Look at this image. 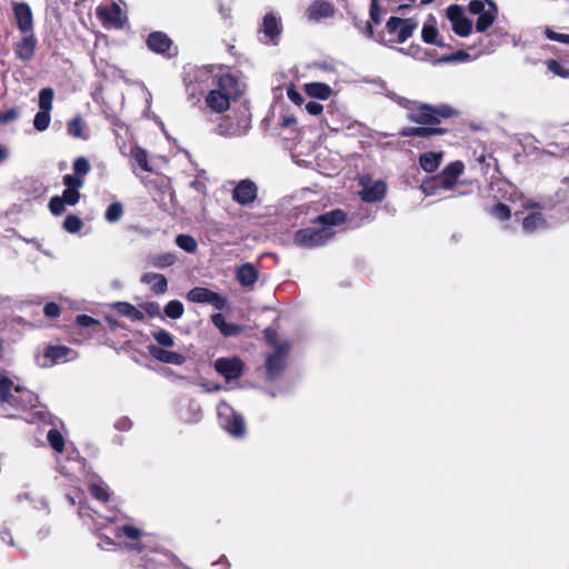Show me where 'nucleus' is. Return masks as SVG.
Returning a JSON list of instances; mask_svg holds the SVG:
<instances>
[{"label":"nucleus","mask_w":569,"mask_h":569,"mask_svg":"<svg viewBox=\"0 0 569 569\" xmlns=\"http://www.w3.org/2000/svg\"><path fill=\"white\" fill-rule=\"evenodd\" d=\"M418 28V21L413 18L391 17L386 22L388 39L380 38L378 41L386 46L406 42Z\"/></svg>","instance_id":"obj_5"},{"label":"nucleus","mask_w":569,"mask_h":569,"mask_svg":"<svg viewBox=\"0 0 569 569\" xmlns=\"http://www.w3.org/2000/svg\"><path fill=\"white\" fill-rule=\"evenodd\" d=\"M90 492L96 499L100 501H107L109 498L108 488L102 483H92L90 486Z\"/></svg>","instance_id":"obj_50"},{"label":"nucleus","mask_w":569,"mask_h":569,"mask_svg":"<svg viewBox=\"0 0 569 569\" xmlns=\"http://www.w3.org/2000/svg\"><path fill=\"white\" fill-rule=\"evenodd\" d=\"M397 51H399L400 53H402L405 56L411 57L412 59H415L417 61H422V62L432 61L435 63L433 51L429 50V49H425L420 44H417V43H412L408 48H397Z\"/></svg>","instance_id":"obj_29"},{"label":"nucleus","mask_w":569,"mask_h":569,"mask_svg":"<svg viewBox=\"0 0 569 569\" xmlns=\"http://www.w3.org/2000/svg\"><path fill=\"white\" fill-rule=\"evenodd\" d=\"M153 338L162 347H172L174 345L173 336L163 329L154 331Z\"/></svg>","instance_id":"obj_48"},{"label":"nucleus","mask_w":569,"mask_h":569,"mask_svg":"<svg viewBox=\"0 0 569 569\" xmlns=\"http://www.w3.org/2000/svg\"><path fill=\"white\" fill-rule=\"evenodd\" d=\"M263 333H264V338L267 339V341H268L271 346H273L274 348H276L277 346H279V345L277 343V332H276L273 329H271V328H267V329L263 331Z\"/></svg>","instance_id":"obj_63"},{"label":"nucleus","mask_w":569,"mask_h":569,"mask_svg":"<svg viewBox=\"0 0 569 569\" xmlns=\"http://www.w3.org/2000/svg\"><path fill=\"white\" fill-rule=\"evenodd\" d=\"M49 208H50V211L54 216H59L64 211L66 203L63 202L62 198H60L59 196H56V197L51 198V200L49 202Z\"/></svg>","instance_id":"obj_52"},{"label":"nucleus","mask_w":569,"mask_h":569,"mask_svg":"<svg viewBox=\"0 0 569 569\" xmlns=\"http://www.w3.org/2000/svg\"><path fill=\"white\" fill-rule=\"evenodd\" d=\"M236 279L242 287H252L258 280V270L252 263H244L237 268Z\"/></svg>","instance_id":"obj_28"},{"label":"nucleus","mask_w":569,"mask_h":569,"mask_svg":"<svg viewBox=\"0 0 569 569\" xmlns=\"http://www.w3.org/2000/svg\"><path fill=\"white\" fill-rule=\"evenodd\" d=\"M0 403L8 417L21 416L28 422L44 419L38 397L8 377H0Z\"/></svg>","instance_id":"obj_2"},{"label":"nucleus","mask_w":569,"mask_h":569,"mask_svg":"<svg viewBox=\"0 0 569 569\" xmlns=\"http://www.w3.org/2000/svg\"><path fill=\"white\" fill-rule=\"evenodd\" d=\"M149 352L154 359H157L163 363L181 366L186 362V357L182 353L166 350L160 347L150 346Z\"/></svg>","instance_id":"obj_26"},{"label":"nucleus","mask_w":569,"mask_h":569,"mask_svg":"<svg viewBox=\"0 0 569 569\" xmlns=\"http://www.w3.org/2000/svg\"><path fill=\"white\" fill-rule=\"evenodd\" d=\"M306 110L309 114H312V116H318L322 112L323 110V107L321 103L319 102H315V101H309L307 104H306Z\"/></svg>","instance_id":"obj_61"},{"label":"nucleus","mask_w":569,"mask_h":569,"mask_svg":"<svg viewBox=\"0 0 569 569\" xmlns=\"http://www.w3.org/2000/svg\"><path fill=\"white\" fill-rule=\"evenodd\" d=\"M362 187L360 197L366 202L381 201L387 191V186L382 180H372L368 176H363L359 181Z\"/></svg>","instance_id":"obj_12"},{"label":"nucleus","mask_w":569,"mask_h":569,"mask_svg":"<svg viewBox=\"0 0 569 569\" xmlns=\"http://www.w3.org/2000/svg\"><path fill=\"white\" fill-rule=\"evenodd\" d=\"M287 97L293 103L300 106L303 102L302 96L295 89V87H289L287 89Z\"/></svg>","instance_id":"obj_58"},{"label":"nucleus","mask_w":569,"mask_h":569,"mask_svg":"<svg viewBox=\"0 0 569 569\" xmlns=\"http://www.w3.org/2000/svg\"><path fill=\"white\" fill-rule=\"evenodd\" d=\"M53 90L51 88H43L39 92V108L41 111L50 112L52 109Z\"/></svg>","instance_id":"obj_41"},{"label":"nucleus","mask_w":569,"mask_h":569,"mask_svg":"<svg viewBox=\"0 0 569 569\" xmlns=\"http://www.w3.org/2000/svg\"><path fill=\"white\" fill-rule=\"evenodd\" d=\"M194 83L187 87L188 93L194 96L196 87L204 93V107L211 112L223 113L230 108L231 101L238 97V82L229 73L203 67L196 71Z\"/></svg>","instance_id":"obj_1"},{"label":"nucleus","mask_w":569,"mask_h":569,"mask_svg":"<svg viewBox=\"0 0 569 569\" xmlns=\"http://www.w3.org/2000/svg\"><path fill=\"white\" fill-rule=\"evenodd\" d=\"M76 322L78 326L83 327V328H87V327L98 323V321L96 319H93L92 317L87 316V315L78 316L76 319Z\"/></svg>","instance_id":"obj_59"},{"label":"nucleus","mask_w":569,"mask_h":569,"mask_svg":"<svg viewBox=\"0 0 569 569\" xmlns=\"http://www.w3.org/2000/svg\"><path fill=\"white\" fill-rule=\"evenodd\" d=\"M202 418L201 406L197 401H189L187 412L182 416V420L188 423H197Z\"/></svg>","instance_id":"obj_37"},{"label":"nucleus","mask_w":569,"mask_h":569,"mask_svg":"<svg viewBox=\"0 0 569 569\" xmlns=\"http://www.w3.org/2000/svg\"><path fill=\"white\" fill-rule=\"evenodd\" d=\"M18 29L21 32L33 31V17L31 8L26 2H14L12 6Z\"/></svg>","instance_id":"obj_21"},{"label":"nucleus","mask_w":569,"mask_h":569,"mask_svg":"<svg viewBox=\"0 0 569 569\" xmlns=\"http://www.w3.org/2000/svg\"><path fill=\"white\" fill-rule=\"evenodd\" d=\"M545 33L549 40L561 42V43H569V34L558 33V32L551 30L550 28H547Z\"/></svg>","instance_id":"obj_55"},{"label":"nucleus","mask_w":569,"mask_h":569,"mask_svg":"<svg viewBox=\"0 0 569 569\" xmlns=\"http://www.w3.org/2000/svg\"><path fill=\"white\" fill-rule=\"evenodd\" d=\"M141 282L149 286L150 290L156 295H162L168 290V280L161 273L146 272L141 277Z\"/></svg>","instance_id":"obj_27"},{"label":"nucleus","mask_w":569,"mask_h":569,"mask_svg":"<svg viewBox=\"0 0 569 569\" xmlns=\"http://www.w3.org/2000/svg\"><path fill=\"white\" fill-rule=\"evenodd\" d=\"M288 351L289 345L281 342L276 347L274 353L267 358V372L270 379L278 377L283 369Z\"/></svg>","instance_id":"obj_18"},{"label":"nucleus","mask_w":569,"mask_h":569,"mask_svg":"<svg viewBox=\"0 0 569 569\" xmlns=\"http://www.w3.org/2000/svg\"><path fill=\"white\" fill-rule=\"evenodd\" d=\"M132 426V422L129 418L127 417H123V418H120L117 422H116V428L118 430H121V431H127L131 428Z\"/></svg>","instance_id":"obj_64"},{"label":"nucleus","mask_w":569,"mask_h":569,"mask_svg":"<svg viewBox=\"0 0 569 569\" xmlns=\"http://www.w3.org/2000/svg\"><path fill=\"white\" fill-rule=\"evenodd\" d=\"M442 129L432 128V127H416V128H407L401 131L402 137L409 136H419V137H429L438 133H442Z\"/></svg>","instance_id":"obj_38"},{"label":"nucleus","mask_w":569,"mask_h":569,"mask_svg":"<svg viewBox=\"0 0 569 569\" xmlns=\"http://www.w3.org/2000/svg\"><path fill=\"white\" fill-rule=\"evenodd\" d=\"M123 210L122 206L119 202L111 203L106 211V220L113 223L120 220L122 217Z\"/></svg>","instance_id":"obj_47"},{"label":"nucleus","mask_w":569,"mask_h":569,"mask_svg":"<svg viewBox=\"0 0 569 569\" xmlns=\"http://www.w3.org/2000/svg\"><path fill=\"white\" fill-rule=\"evenodd\" d=\"M63 184L67 187V189L63 191L60 198L63 199L66 204L74 206L80 199V193L78 190L83 187V181L78 178H73L71 174H66L63 177Z\"/></svg>","instance_id":"obj_24"},{"label":"nucleus","mask_w":569,"mask_h":569,"mask_svg":"<svg viewBox=\"0 0 569 569\" xmlns=\"http://www.w3.org/2000/svg\"><path fill=\"white\" fill-rule=\"evenodd\" d=\"M492 214L501 220V221H505V220H508L511 216V211L509 209L508 206L506 204H502V203H498L497 206H495V208L492 209Z\"/></svg>","instance_id":"obj_53"},{"label":"nucleus","mask_w":569,"mask_h":569,"mask_svg":"<svg viewBox=\"0 0 569 569\" xmlns=\"http://www.w3.org/2000/svg\"><path fill=\"white\" fill-rule=\"evenodd\" d=\"M114 536L118 539L124 538L127 540L124 545L128 549L136 550L139 552L142 550L140 540L146 535L141 529L132 525H123L116 529Z\"/></svg>","instance_id":"obj_17"},{"label":"nucleus","mask_w":569,"mask_h":569,"mask_svg":"<svg viewBox=\"0 0 569 569\" xmlns=\"http://www.w3.org/2000/svg\"><path fill=\"white\" fill-rule=\"evenodd\" d=\"M23 37L14 44V53L23 62L30 61L36 52L37 38L32 32H22Z\"/></svg>","instance_id":"obj_20"},{"label":"nucleus","mask_w":569,"mask_h":569,"mask_svg":"<svg viewBox=\"0 0 569 569\" xmlns=\"http://www.w3.org/2000/svg\"><path fill=\"white\" fill-rule=\"evenodd\" d=\"M548 69L556 76H559L561 78H569V70L566 69L560 62L557 60H549L548 61Z\"/></svg>","instance_id":"obj_51"},{"label":"nucleus","mask_w":569,"mask_h":569,"mask_svg":"<svg viewBox=\"0 0 569 569\" xmlns=\"http://www.w3.org/2000/svg\"><path fill=\"white\" fill-rule=\"evenodd\" d=\"M91 169L90 162L84 157H78L74 159L72 163L73 178H78L84 182V177L89 173Z\"/></svg>","instance_id":"obj_36"},{"label":"nucleus","mask_w":569,"mask_h":569,"mask_svg":"<svg viewBox=\"0 0 569 569\" xmlns=\"http://www.w3.org/2000/svg\"><path fill=\"white\" fill-rule=\"evenodd\" d=\"M345 220L346 214L341 210H332L321 214L317 219L318 224L298 230L293 241L297 246L303 248L323 246L333 238L335 231L332 228L343 223Z\"/></svg>","instance_id":"obj_3"},{"label":"nucleus","mask_w":569,"mask_h":569,"mask_svg":"<svg viewBox=\"0 0 569 569\" xmlns=\"http://www.w3.org/2000/svg\"><path fill=\"white\" fill-rule=\"evenodd\" d=\"M67 131L77 139L87 140L89 138L88 129L80 116L74 117L68 122Z\"/></svg>","instance_id":"obj_35"},{"label":"nucleus","mask_w":569,"mask_h":569,"mask_svg":"<svg viewBox=\"0 0 569 569\" xmlns=\"http://www.w3.org/2000/svg\"><path fill=\"white\" fill-rule=\"evenodd\" d=\"M213 367L227 381L240 378L243 372V362L237 357L219 358Z\"/></svg>","instance_id":"obj_14"},{"label":"nucleus","mask_w":569,"mask_h":569,"mask_svg":"<svg viewBox=\"0 0 569 569\" xmlns=\"http://www.w3.org/2000/svg\"><path fill=\"white\" fill-rule=\"evenodd\" d=\"M421 39L425 43L428 44H435L441 48L446 47L445 41L442 40V38L439 37L437 21L435 17L429 16L428 19L425 21L421 29Z\"/></svg>","instance_id":"obj_25"},{"label":"nucleus","mask_w":569,"mask_h":569,"mask_svg":"<svg viewBox=\"0 0 569 569\" xmlns=\"http://www.w3.org/2000/svg\"><path fill=\"white\" fill-rule=\"evenodd\" d=\"M220 426L233 437H240L244 433L246 427L243 419L227 402L220 401L217 407Z\"/></svg>","instance_id":"obj_8"},{"label":"nucleus","mask_w":569,"mask_h":569,"mask_svg":"<svg viewBox=\"0 0 569 569\" xmlns=\"http://www.w3.org/2000/svg\"><path fill=\"white\" fill-rule=\"evenodd\" d=\"M187 298L189 301L194 302V303L210 305V306L214 307L217 310L224 309V307L227 305L226 298H223L219 293L211 291L210 289L203 288V287H196V288L191 289L188 292Z\"/></svg>","instance_id":"obj_11"},{"label":"nucleus","mask_w":569,"mask_h":569,"mask_svg":"<svg viewBox=\"0 0 569 569\" xmlns=\"http://www.w3.org/2000/svg\"><path fill=\"white\" fill-rule=\"evenodd\" d=\"M131 157L143 171L151 172V168L148 163V153L144 149L140 147L132 148Z\"/></svg>","instance_id":"obj_40"},{"label":"nucleus","mask_w":569,"mask_h":569,"mask_svg":"<svg viewBox=\"0 0 569 569\" xmlns=\"http://www.w3.org/2000/svg\"><path fill=\"white\" fill-rule=\"evenodd\" d=\"M211 321L226 337L236 336L241 331L239 326L227 322L221 313L212 315Z\"/></svg>","instance_id":"obj_34"},{"label":"nucleus","mask_w":569,"mask_h":569,"mask_svg":"<svg viewBox=\"0 0 569 569\" xmlns=\"http://www.w3.org/2000/svg\"><path fill=\"white\" fill-rule=\"evenodd\" d=\"M453 114L452 108L448 106L432 107L421 104L417 109L411 110L409 119L421 124L439 123L441 118H449Z\"/></svg>","instance_id":"obj_7"},{"label":"nucleus","mask_w":569,"mask_h":569,"mask_svg":"<svg viewBox=\"0 0 569 569\" xmlns=\"http://www.w3.org/2000/svg\"><path fill=\"white\" fill-rule=\"evenodd\" d=\"M50 446L57 451L62 452L64 447V439L57 429H50L47 435Z\"/></svg>","instance_id":"obj_45"},{"label":"nucleus","mask_w":569,"mask_h":569,"mask_svg":"<svg viewBox=\"0 0 569 569\" xmlns=\"http://www.w3.org/2000/svg\"><path fill=\"white\" fill-rule=\"evenodd\" d=\"M468 8L470 13L479 16L476 23L478 32H485L498 16V8L491 0H472Z\"/></svg>","instance_id":"obj_6"},{"label":"nucleus","mask_w":569,"mask_h":569,"mask_svg":"<svg viewBox=\"0 0 569 569\" xmlns=\"http://www.w3.org/2000/svg\"><path fill=\"white\" fill-rule=\"evenodd\" d=\"M470 59V54L463 50H459L455 53L442 56L435 60L436 64L450 63V62H462Z\"/></svg>","instance_id":"obj_44"},{"label":"nucleus","mask_w":569,"mask_h":569,"mask_svg":"<svg viewBox=\"0 0 569 569\" xmlns=\"http://www.w3.org/2000/svg\"><path fill=\"white\" fill-rule=\"evenodd\" d=\"M447 18L451 23V28L456 34L468 37L472 31L471 21L465 16L460 6L451 4L447 8Z\"/></svg>","instance_id":"obj_13"},{"label":"nucleus","mask_w":569,"mask_h":569,"mask_svg":"<svg viewBox=\"0 0 569 569\" xmlns=\"http://www.w3.org/2000/svg\"><path fill=\"white\" fill-rule=\"evenodd\" d=\"M82 221L79 217L69 214L63 222V227L67 231L74 233L82 228Z\"/></svg>","instance_id":"obj_49"},{"label":"nucleus","mask_w":569,"mask_h":569,"mask_svg":"<svg viewBox=\"0 0 569 569\" xmlns=\"http://www.w3.org/2000/svg\"><path fill=\"white\" fill-rule=\"evenodd\" d=\"M305 91L309 97L327 100L332 94L330 86L322 82H309L305 84Z\"/></svg>","instance_id":"obj_31"},{"label":"nucleus","mask_w":569,"mask_h":569,"mask_svg":"<svg viewBox=\"0 0 569 569\" xmlns=\"http://www.w3.org/2000/svg\"><path fill=\"white\" fill-rule=\"evenodd\" d=\"M250 129V118L247 113L239 117H223L216 128V132L222 137H240L246 134Z\"/></svg>","instance_id":"obj_9"},{"label":"nucleus","mask_w":569,"mask_h":569,"mask_svg":"<svg viewBox=\"0 0 569 569\" xmlns=\"http://www.w3.org/2000/svg\"><path fill=\"white\" fill-rule=\"evenodd\" d=\"M142 309L150 317H157L160 315V306L157 302H147L142 306Z\"/></svg>","instance_id":"obj_60"},{"label":"nucleus","mask_w":569,"mask_h":569,"mask_svg":"<svg viewBox=\"0 0 569 569\" xmlns=\"http://www.w3.org/2000/svg\"><path fill=\"white\" fill-rule=\"evenodd\" d=\"M77 353L66 346H49L42 356H37V363L42 367H51L57 362L73 360Z\"/></svg>","instance_id":"obj_10"},{"label":"nucleus","mask_w":569,"mask_h":569,"mask_svg":"<svg viewBox=\"0 0 569 569\" xmlns=\"http://www.w3.org/2000/svg\"><path fill=\"white\" fill-rule=\"evenodd\" d=\"M44 315L49 318H56L60 315V307L54 302H49L43 308Z\"/></svg>","instance_id":"obj_57"},{"label":"nucleus","mask_w":569,"mask_h":569,"mask_svg":"<svg viewBox=\"0 0 569 569\" xmlns=\"http://www.w3.org/2000/svg\"><path fill=\"white\" fill-rule=\"evenodd\" d=\"M51 121L50 112L38 111L33 119V126L38 131H44L48 129Z\"/></svg>","instance_id":"obj_46"},{"label":"nucleus","mask_w":569,"mask_h":569,"mask_svg":"<svg viewBox=\"0 0 569 569\" xmlns=\"http://www.w3.org/2000/svg\"><path fill=\"white\" fill-rule=\"evenodd\" d=\"M19 117L17 109L11 108L6 111H0V124H7L14 121Z\"/></svg>","instance_id":"obj_54"},{"label":"nucleus","mask_w":569,"mask_h":569,"mask_svg":"<svg viewBox=\"0 0 569 569\" xmlns=\"http://www.w3.org/2000/svg\"><path fill=\"white\" fill-rule=\"evenodd\" d=\"M97 16L107 27L122 28L123 18L122 11L118 3L107 2L97 8Z\"/></svg>","instance_id":"obj_16"},{"label":"nucleus","mask_w":569,"mask_h":569,"mask_svg":"<svg viewBox=\"0 0 569 569\" xmlns=\"http://www.w3.org/2000/svg\"><path fill=\"white\" fill-rule=\"evenodd\" d=\"M442 152H425L419 157V164L422 170L432 173L439 168L440 163L442 162Z\"/></svg>","instance_id":"obj_30"},{"label":"nucleus","mask_w":569,"mask_h":569,"mask_svg":"<svg viewBox=\"0 0 569 569\" xmlns=\"http://www.w3.org/2000/svg\"><path fill=\"white\" fill-rule=\"evenodd\" d=\"M183 305L179 300H171L164 307V315L170 319H179L183 315Z\"/></svg>","instance_id":"obj_42"},{"label":"nucleus","mask_w":569,"mask_h":569,"mask_svg":"<svg viewBox=\"0 0 569 569\" xmlns=\"http://www.w3.org/2000/svg\"><path fill=\"white\" fill-rule=\"evenodd\" d=\"M259 32L262 34L261 40L264 43H278V38L282 32L281 19L273 12L263 17Z\"/></svg>","instance_id":"obj_15"},{"label":"nucleus","mask_w":569,"mask_h":569,"mask_svg":"<svg viewBox=\"0 0 569 569\" xmlns=\"http://www.w3.org/2000/svg\"><path fill=\"white\" fill-rule=\"evenodd\" d=\"M112 308L132 321H142L144 318L143 312L129 302H116Z\"/></svg>","instance_id":"obj_33"},{"label":"nucleus","mask_w":569,"mask_h":569,"mask_svg":"<svg viewBox=\"0 0 569 569\" xmlns=\"http://www.w3.org/2000/svg\"><path fill=\"white\" fill-rule=\"evenodd\" d=\"M257 186L253 181L244 179L238 182L232 192V199L239 204H249L257 198Z\"/></svg>","instance_id":"obj_19"},{"label":"nucleus","mask_w":569,"mask_h":569,"mask_svg":"<svg viewBox=\"0 0 569 569\" xmlns=\"http://www.w3.org/2000/svg\"><path fill=\"white\" fill-rule=\"evenodd\" d=\"M546 227L547 221L541 212H532L525 217L522 221V228L528 233L542 230Z\"/></svg>","instance_id":"obj_32"},{"label":"nucleus","mask_w":569,"mask_h":569,"mask_svg":"<svg viewBox=\"0 0 569 569\" xmlns=\"http://www.w3.org/2000/svg\"><path fill=\"white\" fill-rule=\"evenodd\" d=\"M335 13V7L331 2L325 0H317L312 2L307 11V18L310 21L318 22L322 19L332 17Z\"/></svg>","instance_id":"obj_23"},{"label":"nucleus","mask_w":569,"mask_h":569,"mask_svg":"<svg viewBox=\"0 0 569 569\" xmlns=\"http://www.w3.org/2000/svg\"><path fill=\"white\" fill-rule=\"evenodd\" d=\"M150 264L158 269H164L172 266L176 262V256L171 252L156 254L150 257Z\"/></svg>","instance_id":"obj_39"},{"label":"nucleus","mask_w":569,"mask_h":569,"mask_svg":"<svg viewBox=\"0 0 569 569\" xmlns=\"http://www.w3.org/2000/svg\"><path fill=\"white\" fill-rule=\"evenodd\" d=\"M172 46V40L161 31L151 32L147 38L148 49L158 54L170 56Z\"/></svg>","instance_id":"obj_22"},{"label":"nucleus","mask_w":569,"mask_h":569,"mask_svg":"<svg viewBox=\"0 0 569 569\" xmlns=\"http://www.w3.org/2000/svg\"><path fill=\"white\" fill-rule=\"evenodd\" d=\"M465 166L461 161L449 163L438 176L426 179L420 189L425 196H437L440 190H451L462 174Z\"/></svg>","instance_id":"obj_4"},{"label":"nucleus","mask_w":569,"mask_h":569,"mask_svg":"<svg viewBox=\"0 0 569 569\" xmlns=\"http://www.w3.org/2000/svg\"><path fill=\"white\" fill-rule=\"evenodd\" d=\"M218 11L223 19H228L231 16V6L229 3H224L221 0L217 1Z\"/></svg>","instance_id":"obj_62"},{"label":"nucleus","mask_w":569,"mask_h":569,"mask_svg":"<svg viewBox=\"0 0 569 569\" xmlns=\"http://www.w3.org/2000/svg\"><path fill=\"white\" fill-rule=\"evenodd\" d=\"M176 243L179 248H181L182 250L189 252V253H192L197 250V241L194 240L193 237L191 236H188V234H179L177 236L176 238Z\"/></svg>","instance_id":"obj_43"},{"label":"nucleus","mask_w":569,"mask_h":569,"mask_svg":"<svg viewBox=\"0 0 569 569\" xmlns=\"http://www.w3.org/2000/svg\"><path fill=\"white\" fill-rule=\"evenodd\" d=\"M380 13H381V11H380L379 4H378V0H371L370 19L373 23H376V24L380 23V21H381Z\"/></svg>","instance_id":"obj_56"}]
</instances>
